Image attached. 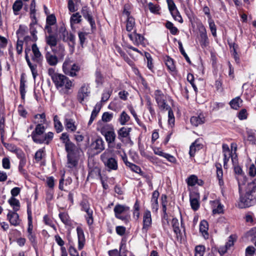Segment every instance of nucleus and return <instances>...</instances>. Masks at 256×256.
<instances>
[{"instance_id":"1","label":"nucleus","mask_w":256,"mask_h":256,"mask_svg":"<svg viewBox=\"0 0 256 256\" xmlns=\"http://www.w3.org/2000/svg\"><path fill=\"white\" fill-rule=\"evenodd\" d=\"M60 139L64 144L67 154L66 166L70 169L76 168L80 159L79 148L70 140L68 132L62 133Z\"/></svg>"},{"instance_id":"2","label":"nucleus","mask_w":256,"mask_h":256,"mask_svg":"<svg viewBox=\"0 0 256 256\" xmlns=\"http://www.w3.org/2000/svg\"><path fill=\"white\" fill-rule=\"evenodd\" d=\"M238 204L240 208L250 207L256 204V178L248 184L246 193L242 194Z\"/></svg>"},{"instance_id":"3","label":"nucleus","mask_w":256,"mask_h":256,"mask_svg":"<svg viewBox=\"0 0 256 256\" xmlns=\"http://www.w3.org/2000/svg\"><path fill=\"white\" fill-rule=\"evenodd\" d=\"M46 127L42 124H36L30 136L32 141L37 144L48 145L52 140L54 134L52 132H45Z\"/></svg>"},{"instance_id":"4","label":"nucleus","mask_w":256,"mask_h":256,"mask_svg":"<svg viewBox=\"0 0 256 256\" xmlns=\"http://www.w3.org/2000/svg\"><path fill=\"white\" fill-rule=\"evenodd\" d=\"M48 74L57 89L64 88L68 91L74 86L72 81L65 75L56 72L53 68H48Z\"/></svg>"},{"instance_id":"5","label":"nucleus","mask_w":256,"mask_h":256,"mask_svg":"<svg viewBox=\"0 0 256 256\" xmlns=\"http://www.w3.org/2000/svg\"><path fill=\"white\" fill-rule=\"evenodd\" d=\"M114 212L115 217L122 221L124 224H127L130 221V206L118 204L115 206Z\"/></svg>"},{"instance_id":"6","label":"nucleus","mask_w":256,"mask_h":256,"mask_svg":"<svg viewBox=\"0 0 256 256\" xmlns=\"http://www.w3.org/2000/svg\"><path fill=\"white\" fill-rule=\"evenodd\" d=\"M100 160L108 171L116 170L118 169V160L116 156H112L106 151L100 156Z\"/></svg>"},{"instance_id":"7","label":"nucleus","mask_w":256,"mask_h":256,"mask_svg":"<svg viewBox=\"0 0 256 256\" xmlns=\"http://www.w3.org/2000/svg\"><path fill=\"white\" fill-rule=\"evenodd\" d=\"M198 35L196 38V43H199L202 48H206L209 44L206 30L202 22L197 23Z\"/></svg>"},{"instance_id":"8","label":"nucleus","mask_w":256,"mask_h":256,"mask_svg":"<svg viewBox=\"0 0 256 256\" xmlns=\"http://www.w3.org/2000/svg\"><path fill=\"white\" fill-rule=\"evenodd\" d=\"M152 218L151 212L148 210H144L142 216V232L144 234L145 236H147L148 231L152 227Z\"/></svg>"},{"instance_id":"9","label":"nucleus","mask_w":256,"mask_h":256,"mask_svg":"<svg viewBox=\"0 0 256 256\" xmlns=\"http://www.w3.org/2000/svg\"><path fill=\"white\" fill-rule=\"evenodd\" d=\"M154 95L158 106L161 110H164L170 106L167 103L166 96L161 90H156Z\"/></svg>"},{"instance_id":"10","label":"nucleus","mask_w":256,"mask_h":256,"mask_svg":"<svg viewBox=\"0 0 256 256\" xmlns=\"http://www.w3.org/2000/svg\"><path fill=\"white\" fill-rule=\"evenodd\" d=\"M62 70L64 72L71 77H75L78 76V73L80 70V67L76 64L72 65L70 64L68 62L65 61L62 64Z\"/></svg>"},{"instance_id":"11","label":"nucleus","mask_w":256,"mask_h":256,"mask_svg":"<svg viewBox=\"0 0 256 256\" xmlns=\"http://www.w3.org/2000/svg\"><path fill=\"white\" fill-rule=\"evenodd\" d=\"M91 150L96 154H98L104 150V142L100 136L92 139L90 144Z\"/></svg>"},{"instance_id":"12","label":"nucleus","mask_w":256,"mask_h":256,"mask_svg":"<svg viewBox=\"0 0 256 256\" xmlns=\"http://www.w3.org/2000/svg\"><path fill=\"white\" fill-rule=\"evenodd\" d=\"M81 14L83 17L89 22L92 31L96 30L95 21L92 16L91 10L88 6H82Z\"/></svg>"},{"instance_id":"13","label":"nucleus","mask_w":256,"mask_h":256,"mask_svg":"<svg viewBox=\"0 0 256 256\" xmlns=\"http://www.w3.org/2000/svg\"><path fill=\"white\" fill-rule=\"evenodd\" d=\"M32 49H30V46H27L25 48L24 53H25V59L28 66L34 79L38 76V70H37V64H32L28 54L30 52Z\"/></svg>"},{"instance_id":"14","label":"nucleus","mask_w":256,"mask_h":256,"mask_svg":"<svg viewBox=\"0 0 256 256\" xmlns=\"http://www.w3.org/2000/svg\"><path fill=\"white\" fill-rule=\"evenodd\" d=\"M90 93V86L84 84L78 90V92L77 99L78 102L83 104L85 98L88 96Z\"/></svg>"},{"instance_id":"15","label":"nucleus","mask_w":256,"mask_h":256,"mask_svg":"<svg viewBox=\"0 0 256 256\" xmlns=\"http://www.w3.org/2000/svg\"><path fill=\"white\" fill-rule=\"evenodd\" d=\"M237 161L238 160L236 158H232V162L233 164L234 172V173L237 174L236 178L238 180L239 192H240V191H242L241 184H242L240 182V178H243V172L241 167L238 164Z\"/></svg>"},{"instance_id":"16","label":"nucleus","mask_w":256,"mask_h":256,"mask_svg":"<svg viewBox=\"0 0 256 256\" xmlns=\"http://www.w3.org/2000/svg\"><path fill=\"white\" fill-rule=\"evenodd\" d=\"M17 212L10 210L6 216L7 220L9 221L10 224L15 226H19L22 222Z\"/></svg>"},{"instance_id":"17","label":"nucleus","mask_w":256,"mask_h":256,"mask_svg":"<svg viewBox=\"0 0 256 256\" xmlns=\"http://www.w3.org/2000/svg\"><path fill=\"white\" fill-rule=\"evenodd\" d=\"M32 50L34 54L32 58V60L38 64H42L43 60V56L36 42H34L32 45Z\"/></svg>"},{"instance_id":"18","label":"nucleus","mask_w":256,"mask_h":256,"mask_svg":"<svg viewBox=\"0 0 256 256\" xmlns=\"http://www.w3.org/2000/svg\"><path fill=\"white\" fill-rule=\"evenodd\" d=\"M131 128L123 126L118 130V138L122 142H124V139L130 140Z\"/></svg>"},{"instance_id":"19","label":"nucleus","mask_w":256,"mask_h":256,"mask_svg":"<svg viewBox=\"0 0 256 256\" xmlns=\"http://www.w3.org/2000/svg\"><path fill=\"white\" fill-rule=\"evenodd\" d=\"M222 152L224 156V167L226 169L228 168V162L230 158H234L232 156V152L230 150L227 144H224L222 146Z\"/></svg>"},{"instance_id":"20","label":"nucleus","mask_w":256,"mask_h":256,"mask_svg":"<svg viewBox=\"0 0 256 256\" xmlns=\"http://www.w3.org/2000/svg\"><path fill=\"white\" fill-rule=\"evenodd\" d=\"M26 212L28 214V228L27 232H34V226L32 222V202L28 201L26 202Z\"/></svg>"},{"instance_id":"21","label":"nucleus","mask_w":256,"mask_h":256,"mask_svg":"<svg viewBox=\"0 0 256 256\" xmlns=\"http://www.w3.org/2000/svg\"><path fill=\"white\" fill-rule=\"evenodd\" d=\"M212 208L213 214H224V205L222 204L219 200H216L210 202Z\"/></svg>"},{"instance_id":"22","label":"nucleus","mask_w":256,"mask_h":256,"mask_svg":"<svg viewBox=\"0 0 256 256\" xmlns=\"http://www.w3.org/2000/svg\"><path fill=\"white\" fill-rule=\"evenodd\" d=\"M78 239V250H80L84 248L86 244V238L84 230L80 226H78L76 229Z\"/></svg>"},{"instance_id":"23","label":"nucleus","mask_w":256,"mask_h":256,"mask_svg":"<svg viewBox=\"0 0 256 256\" xmlns=\"http://www.w3.org/2000/svg\"><path fill=\"white\" fill-rule=\"evenodd\" d=\"M171 224L173 228L174 232L176 234L178 240L179 239L181 240L182 238V232L180 228L178 220L176 218H172V220Z\"/></svg>"},{"instance_id":"24","label":"nucleus","mask_w":256,"mask_h":256,"mask_svg":"<svg viewBox=\"0 0 256 256\" xmlns=\"http://www.w3.org/2000/svg\"><path fill=\"white\" fill-rule=\"evenodd\" d=\"M58 217L65 226L70 227L72 226L74 221L70 218L67 212H60L58 214Z\"/></svg>"},{"instance_id":"25","label":"nucleus","mask_w":256,"mask_h":256,"mask_svg":"<svg viewBox=\"0 0 256 256\" xmlns=\"http://www.w3.org/2000/svg\"><path fill=\"white\" fill-rule=\"evenodd\" d=\"M160 196V193L158 190L154 191L152 194V198L151 200L152 202V210L154 212H157L158 210V198Z\"/></svg>"},{"instance_id":"26","label":"nucleus","mask_w":256,"mask_h":256,"mask_svg":"<svg viewBox=\"0 0 256 256\" xmlns=\"http://www.w3.org/2000/svg\"><path fill=\"white\" fill-rule=\"evenodd\" d=\"M26 74L22 73L20 75V94L21 98L23 100L25 99V96L26 94Z\"/></svg>"},{"instance_id":"27","label":"nucleus","mask_w":256,"mask_h":256,"mask_svg":"<svg viewBox=\"0 0 256 256\" xmlns=\"http://www.w3.org/2000/svg\"><path fill=\"white\" fill-rule=\"evenodd\" d=\"M64 124L66 129L68 132H75L77 129V126L75 124V121L72 118H66L64 120Z\"/></svg>"},{"instance_id":"28","label":"nucleus","mask_w":256,"mask_h":256,"mask_svg":"<svg viewBox=\"0 0 256 256\" xmlns=\"http://www.w3.org/2000/svg\"><path fill=\"white\" fill-rule=\"evenodd\" d=\"M102 179L101 169L98 166H94L90 168L88 172V178Z\"/></svg>"},{"instance_id":"29","label":"nucleus","mask_w":256,"mask_h":256,"mask_svg":"<svg viewBox=\"0 0 256 256\" xmlns=\"http://www.w3.org/2000/svg\"><path fill=\"white\" fill-rule=\"evenodd\" d=\"M82 200L80 202L81 211L85 212L91 210L88 196L85 194H82Z\"/></svg>"},{"instance_id":"30","label":"nucleus","mask_w":256,"mask_h":256,"mask_svg":"<svg viewBox=\"0 0 256 256\" xmlns=\"http://www.w3.org/2000/svg\"><path fill=\"white\" fill-rule=\"evenodd\" d=\"M94 76L96 87L102 86L104 82V78L100 68H97L96 69L94 72Z\"/></svg>"},{"instance_id":"31","label":"nucleus","mask_w":256,"mask_h":256,"mask_svg":"<svg viewBox=\"0 0 256 256\" xmlns=\"http://www.w3.org/2000/svg\"><path fill=\"white\" fill-rule=\"evenodd\" d=\"M208 224L206 220H202L200 222V232L202 234V236L205 239L208 238Z\"/></svg>"},{"instance_id":"32","label":"nucleus","mask_w":256,"mask_h":256,"mask_svg":"<svg viewBox=\"0 0 256 256\" xmlns=\"http://www.w3.org/2000/svg\"><path fill=\"white\" fill-rule=\"evenodd\" d=\"M102 107V104L100 102H97L92 112L88 122V125L90 126L94 120L96 119L97 116L98 115Z\"/></svg>"},{"instance_id":"33","label":"nucleus","mask_w":256,"mask_h":256,"mask_svg":"<svg viewBox=\"0 0 256 256\" xmlns=\"http://www.w3.org/2000/svg\"><path fill=\"white\" fill-rule=\"evenodd\" d=\"M106 140L108 143V147L112 144L116 140V134L114 132V129L107 132L104 136Z\"/></svg>"},{"instance_id":"34","label":"nucleus","mask_w":256,"mask_h":256,"mask_svg":"<svg viewBox=\"0 0 256 256\" xmlns=\"http://www.w3.org/2000/svg\"><path fill=\"white\" fill-rule=\"evenodd\" d=\"M165 64L170 72H174L176 70V66L174 60L168 56H166L164 58Z\"/></svg>"},{"instance_id":"35","label":"nucleus","mask_w":256,"mask_h":256,"mask_svg":"<svg viewBox=\"0 0 256 256\" xmlns=\"http://www.w3.org/2000/svg\"><path fill=\"white\" fill-rule=\"evenodd\" d=\"M45 58L48 64L51 66L56 65L58 62V59L56 56L51 54L49 52H47L45 54Z\"/></svg>"},{"instance_id":"36","label":"nucleus","mask_w":256,"mask_h":256,"mask_svg":"<svg viewBox=\"0 0 256 256\" xmlns=\"http://www.w3.org/2000/svg\"><path fill=\"white\" fill-rule=\"evenodd\" d=\"M243 100L240 96H236L235 98L232 99L229 102V104L230 108L234 110H237L242 105Z\"/></svg>"},{"instance_id":"37","label":"nucleus","mask_w":256,"mask_h":256,"mask_svg":"<svg viewBox=\"0 0 256 256\" xmlns=\"http://www.w3.org/2000/svg\"><path fill=\"white\" fill-rule=\"evenodd\" d=\"M46 42L51 48L56 46L58 43V36L56 34H49L46 36Z\"/></svg>"},{"instance_id":"38","label":"nucleus","mask_w":256,"mask_h":256,"mask_svg":"<svg viewBox=\"0 0 256 256\" xmlns=\"http://www.w3.org/2000/svg\"><path fill=\"white\" fill-rule=\"evenodd\" d=\"M205 122V116L203 113L200 112L193 116V125L198 126L200 124H203Z\"/></svg>"},{"instance_id":"39","label":"nucleus","mask_w":256,"mask_h":256,"mask_svg":"<svg viewBox=\"0 0 256 256\" xmlns=\"http://www.w3.org/2000/svg\"><path fill=\"white\" fill-rule=\"evenodd\" d=\"M140 202L138 199H136L132 208L133 217L138 220L140 216Z\"/></svg>"},{"instance_id":"40","label":"nucleus","mask_w":256,"mask_h":256,"mask_svg":"<svg viewBox=\"0 0 256 256\" xmlns=\"http://www.w3.org/2000/svg\"><path fill=\"white\" fill-rule=\"evenodd\" d=\"M128 167L130 168L132 171L139 174L143 178H146L148 176L147 174L142 170L141 168L138 166H137L131 162Z\"/></svg>"},{"instance_id":"41","label":"nucleus","mask_w":256,"mask_h":256,"mask_svg":"<svg viewBox=\"0 0 256 256\" xmlns=\"http://www.w3.org/2000/svg\"><path fill=\"white\" fill-rule=\"evenodd\" d=\"M26 162V159L20 160L18 170L19 172L22 174L25 178L28 176V174L26 169L24 168Z\"/></svg>"},{"instance_id":"42","label":"nucleus","mask_w":256,"mask_h":256,"mask_svg":"<svg viewBox=\"0 0 256 256\" xmlns=\"http://www.w3.org/2000/svg\"><path fill=\"white\" fill-rule=\"evenodd\" d=\"M161 221L164 230H166L170 226L168 215L167 212H161Z\"/></svg>"},{"instance_id":"43","label":"nucleus","mask_w":256,"mask_h":256,"mask_svg":"<svg viewBox=\"0 0 256 256\" xmlns=\"http://www.w3.org/2000/svg\"><path fill=\"white\" fill-rule=\"evenodd\" d=\"M8 202L11 206L12 207V211H18L20 208V202L19 200L15 198L11 197L8 200Z\"/></svg>"},{"instance_id":"44","label":"nucleus","mask_w":256,"mask_h":256,"mask_svg":"<svg viewBox=\"0 0 256 256\" xmlns=\"http://www.w3.org/2000/svg\"><path fill=\"white\" fill-rule=\"evenodd\" d=\"M134 45L138 46L140 44L144 45L145 44V38L142 35L138 34L136 30L134 32Z\"/></svg>"},{"instance_id":"45","label":"nucleus","mask_w":256,"mask_h":256,"mask_svg":"<svg viewBox=\"0 0 256 256\" xmlns=\"http://www.w3.org/2000/svg\"><path fill=\"white\" fill-rule=\"evenodd\" d=\"M23 6L22 0H16L12 5V10L14 15L17 16L19 14L20 11L22 10Z\"/></svg>"},{"instance_id":"46","label":"nucleus","mask_w":256,"mask_h":256,"mask_svg":"<svg viewBox=\"0 0 256 256\" xmlns=\"http://www.w3.org/2000/svg\"><path fill=\"white\" fill-rule=\"evenodd\" d=\"M200 194L198 192H193V210H197L200 206Z\"/></svg>"},{"instance_id":"47","label":"nucleus","mask_w":256,"mask_h":256,"mask_svg":"<svg viewBox=\"0 0 256 256\" xmlns=\"http://www.w3.org/2000/svg\"><path fill=\"white\" fill-rule=\"evenodd\" d=\"M164 110H168V124L170 126L171 128H173L174 126L175 118L174 116V112L170 106L168 109H166Z\"/></svg>"},{"instance_id":"48","label":"nucleus","mask_w":256,"mask_h":256,"mask_svg":"<svg viewBox=\"0 0 256 256\" xmlns=\"http://www.w3.org/2000/svg\"><path fill=\"white\" fill-rule=\"evenodd\" d=\"M27 233V237L32 246L34 248L36 247L38 244V240L36 232H32Z\"/></svg>"},{"instance_id":"49","label":"nucleus","mask_w":256,"mask_h":256,"mask_svg":"<svg viewBox=\"0 0 256 256\" xmlns=\"http://www.w3.org/2000/svg\"><path fill=\"white\" fill-rule=\"evenodd\" d=\"M86 214L84 216V218L86 220V223L88 226H90L94 224V218L93 216V210L91 209L85 211Z\"/></svg>"},{"instance_id":"50","label":"nucleus","mask_w":256,"mask_h":256,"mask_svg":"<svg viewBox=\"0 0 256 256\" xmlns=\"http://www.w3.org/2000/svg\"><path fill=\"white\" fill-rule=\"evenodd\" d=\"M126 30L128 32H131L135 26V19L133 16H130L126 18Z\"/></svg>"},{"instance_id":"51","label":"nucleus","mask_w":256,"mask_h":256,"mask_svg":"<svg viewBox=\"0 0 256 256\" xmlns=\"http://www.w3.org/2000/svg\"><path fill=\"white\" fill-rule=\"evenodd\" d=\"M146 107L148 110L151 116L154 117L156 116V112L154 108L152 106V103L151 101V99L149 96H147L146 98Z\"/></svg>"},{"instance_id":"52","label":"nucleus","mask_w":256,"mask_h":256,"mask_svg":"<svg viewBox=\"0 0 256 256\" xmlns=\"http://www.w3.org/2000/svg\"><path fill=\"white\" fill-rule=\"evenodd\" d=\"M54 127L57 133H60L63 130V126L62 122L58 120V116L54 117Z\"/></svg>"},{"instance_id":"53","label":"nucleus","mask_w":256,"mask_h":256,"mask_svg":"<svg viewBox=\"0 0 256 256\" xmlns=\"http://www.w3.org/2000/svg\"><path fill=\"white\" fill-rule=\"evenodd\" d=\"M118 120L121 125H125L130 120V116L125 111H122Z\"/></svg>"},{"instance_id":"54","label":"nucleus","mask_w":256,"mask_h":256,"mask_svg":"<svg viewBox=\"0 0 256 256\" xmlns=\"http://www.w3.org/2000/svg\"><path fill=\"white\" fill-rule=\"evenodd\" d=\"M33 24L32 22L30 24V31L31 36H32V42H36L38 40V36H36V34L38 32L36 30V28L34 27V25L37 24Z\"/></svg>"},{"instance_id":"55","label":"nucleus","mask_w":256,"mask_h":256,"mask_svg":"<svg viewBox=\"0 0 256 256\" xmlns=\"http://www.w3.org/2000/svg\"><path fill=\"white\" fill-rule=\"evenodd\" d=\"M165 26L170 30V34L172 35H176L178 32V28L174 26V24L170 21H166L165 24Z\"/></svg>"},{"instance_id":"56","label":"nucleus","mask_w":256,"mask_h":256,"mask_svg":"<svg viewBox=\"0 0 256 256\" xmlns=\"http://www.w3.org/2000/svg\"><path fill=\"white\" fill-rule=\"evenodd\" d=\"M204 142L202 138L196 139L194 142H193V150L196 152L201 150L204 146Z\"/></svg>"},{"instance_id":"57","label":"nucleus","mask_w":256,"mask_h":256,"mask_svg":"<svg viewBox=\"0 0 256 256\" xmlns=\"http://www.w3.org/2000/svg\"><path fill=\"white\" fill-rule=\"evenodd\" d=\"M82 16L79 12H77L73 14L70 18L71 24H79L82 21Z\"/></svg>"},{"instance_id":"58","label":"nucleus","mask_w":256,"mask_h":256,"mask_svg":"<svg viewBox=\"0 0 256 256\" xmlns=\"http://www.w3.org/2000/svg\"><path fill=\"white\" fill-rule=\"evenodd\" d=\"M236 240V236L235 235H230L228 238V242L226 243L225 246L229 250H231L234 246Z\"/></svg>"},{"instance_id":"59","label":"nucleus","mask_w":256,"mask_h":256,"mask_svg":"<svg viewBox=\"0 0 256 256\" xmlns=\"http://www.w3.org/2000/svg\"><path fill=\"white\" fill-rule=\"evenodd\" d=\"M80 0H68V10L71 12H74L78 10L76 8V4Z\"/></svg>"},{"instance_id":"60","label":"nucleus","mask_w":256,"mask_h":256,"mask_svg":"<svg viewBox=\"0 0 256 256\" xmlns=\"http://www.w3.org/2000/svg\"><path fill=\"white\" fill-rule=\"evenodd\" d=\"M168 197L166 194L161 196L162 212H167Z\"/></svg>"},{"instance_id":"61","label":"nucleus","mask_w":256,"mask_h":256,"mask_svg":"<svg viewBox=\"0 0 256 256\" xmlns=\"http://www.w3.org/2000/svg\"><path fill=\"white\" fill-rule=\"evenodd\" d=\"M173 18L176 20L178 22H179L182 23L183 22L182 18L180 14V12H178V8L175 9L172 12V11L170 12Z\"/></svg>"},{"instance_id":"62","label":"nucleus","mask_w":256,"mask_h":256,"mask_svg":"<svg viewBox=\"0 0 256 256\" xmlns=\"http://www.w3.org/2000/svg\"><path fill=\"white\" fill-rule=\"evenodd\" d=\"M148 8L150 12L154 14H159V11L160 9L159 5L154 4L153 3L150 2L148 4Z\"/></svg>"},{"instance_id":"63","label":"nucleus","mask_w":256,"mask_h":256,"mask_svg":"<svg viewBox=\"0 0 256 256\" xmlns=\"http://www.w3.org/2000/svg\"><path fill=\"white\" fill-rule=\"evenodd\" d=\"M56 23V18L54 14L47 16L46 18V24L54 26Z\"/></svg>"},{"instance_id":"64","label":"nucleus","mask_w":256,"mask_h":256,"mask_svg":"<svg viewBox=\"0 0 256 256\" xmlns=\"http://www.w3.org/2000/svg\"><path fill=\"white\" fill-rule=\"evenodd\" d=\"M205 246L202 245L197 246L195 248L194 256H204L205 252Z\"/></svg>"}]
</instances>
